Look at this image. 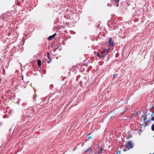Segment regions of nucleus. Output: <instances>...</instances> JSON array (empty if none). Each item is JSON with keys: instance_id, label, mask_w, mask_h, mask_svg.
Returning a JSON list of instances; mask_svg holds the SVG:
<instances>
[{"instance_id": "nucleus-1", "label": "nucleus", "mask_w": 154, "mask_h": 154, "mask_svg": "<svg viewBox=\"0 0 154 154\" xmlns=\"http://www.w3.org/2000/svg\"><path fill=\"white\" fill-rule=\"evenodd\" d=\"M150 116L149 117L150 118L152 117V114H151V113L148 114L147 113H146L142 115V117L143 118V121L145 123H146L148 122V121H147V119L149 118H148L147 117V116Z\"/></svg>"}, {"instance_id": "nucleus-2", "label": "nucleus", "mask_w": 154, "mask_h": 154, "mask_svg": "<svg viewBox=\"0 0 154 154\" xmlns=\"http://www.w3.org/2000/svg\"><path fill=\"white\" fill-rule=\"evenodd\" d=\"M109 51L108 49H104L103 50L101 51L102 57H104L106 56L109 53Z\"/></svg>"}, {"instance_id": "nucleus-3", "label": "nucleus", "mask_w": 154, "mask_h": 154, "mask_svg": "<svg viewBox=\"0 0 154 154\" xmlns=\"http://www.w3.org/2000/svg\"><path fill=\"white\" fill-rule=\"evenodd\" d=\"M125 147L126 148L128 149V150L130 149L133 148V143L132 142L129 141L126 144Z\"/></svg>"}, {"instance_id": "nucleus-4", "label": "nucleus", "mask_w": 154, "mask_h": 154, "mask_svg": "<svg viewBox=\"0 0 154 154\" xmlns=\"http://www.w3.org/2000/svg\"><path fill=\"white\" fill-rule=\"evenodd\" d=\"M112 38H110L109 39V45L110 46H113L114 45V43L112 41Z\"/></svg>"}, {"instance_id": "nucleus-5", "label": "nucleus", "mask_w": 154, "mask_h": 154, "mask_svg": "<svg viewBox=\"0 0 154 154\" xmlns=\"http://www.w3.org/2000/svg\"><path fill=\"white\" fill-rule=\"evenodd\" d=\"M98 152H97V154H102L103 153V149L101 148L100 146H99L98 147Z\"/></svg>"}, {"instance_id": "nucleus-6", "label": "nucleus", "mask_w": 154, "mask_h": 154, "mask_svg": "<svg viewBox=\"0 0 154 154\" xmlns=\"http://www.w3.org/2000/svg\"><path fill=\"white\" fill-rule=\"evenodd\" d=\"M92 152L91 147H89L88 149H86L85 152V153H88L89 154L91 153Z\"/></svg>"}, {"instance_id": "nucleus-7", "label": "nucleus", "mask_w": 154, "mask_h": 154, "mask_svg": "<svg viewBox=\"0 0 154 154\" xmlns=\"http://www.w3.org/2000/svg\"><path fill=\"white\" fill-rule=\"evenodd\" d=\"M47 55L48 58L49 59V60L48 61V63H50L51 61V58L50 57V54L49 52H47Z\"/></svg>"}, {"instance_id": "nucleus-8", "label": "nucleus", "mask_w": 154, "mask_h": 154, "mask_svg": "<svg viewBox=\"0 0 154 154\" xmlns=\"http://www.w3.org/2000/svg\"><path fill=\"white\" fill-rule=\"evenodd\" d=\"M56 35V33H55L53 35L49 36L48 38V40H51L53 39V38Z\"/></svg>"}, {"instance_id": "nucleus-9", "label": "nucleus", "mask_w": 154, "mask_h": 154, "mask_svg": "<svg viewBox=\"0 0 154 154\" xmlns=\"http://www.w3.org/2000/svg\"><path fill=\"white\" fill-rule=\"evenodd\" d=\"M119 0H112V2H114L116 4V6L118 7L119 6Z\"/></svg>"}, {"instance_id": "nucleus-10", "label": "nucleus", "mask_w": 154, "mask_h": 154, "mask_svg": "<svg viewBox=\"0 0 154 154\" xmlns=\"http://www.w3.org/2000/svg\"><path fill=\"white\" fill-rule=\"evenodd\" d=\"M41 61L40 60H38L37 61L38 65L39 66H40L41 65Z\"/></svg>"}, {"instance_id": "nucleus-11", "label": "nucleus", "mask_w": 154, "mask_h": 154, "mask_svg": "<svg viewBox=\"0 0 154 154\" xmlns=\"http://www.w3.org/2000/svg\"><path fill=\"white\" fill-rule=\"evenodd\" d=\"M91 133H90L88 135L87 137L89 139V140H90L92 139V137L91 136H89L91 134Z\"/></svg>"}, {"instance_id": "nucleus-12", "label": "nucleus", "mask_w": 154, "mask_h": 154, "mask_svg": "<svg viewBox=\"0 0 154 154\" xmlns=\"http://www.w3.org/2000/svg\"><path fill=\"white\" fill-rule=\"evenodd\" d=\"M118 76V74H116L113 75L112 79H115Z\"/></svg>"}, {"instance_id": "nucleus-13", "label": "nucleus", "mask_w": 154, "mask_h": 154, "mask_svg": "<svg viewBox=\"0 0 154 154\" xmlns=\"http://www.w3.org/2000/svg\"><path fill=\"white\" fill-rule=\"evenodd\" d=\"M97 56L99 57L100 58H102V57H101V54L100 55L99 53H97Z\"/></svg>"}, {"instance_id": "nucleus-14", "label": "nucleus", "mask_w": 154, "mask_h": 154, "mask_svg": "<svg viewBox=\"0 0 154 154\" xmlns=\"http://www.w3.org/2000/svg\"><path fill=\"white\" fill-rule=\"evenodd\" d=\"M151 129L153 131H154V124L152 125L151 127Z\"/></svg>"}, {"instance_id": "nucleus-15", "label": "nucleus", "mask_w": 154, "mask_h": 154, "mask_svg": "<svg viewBox=\"0 0 154 154\" xmlns=\"http://www.w3.org/2000/svg\"><path fill=\"white\" fill-rule=\"evenodd\" d=\"M121 153L120 151H119L117 152L116 154H120Z\"/></svg>"}, {"instance_id": "nucleus-16", "label": "nucleus", "mask_w": 154, "mask_h": 154, "mask_svg": "<svg viewBox=\"0 0 154 154\" xmlns=\"http://www.w3.org/2000/svg\"><path fill=\"white\" fill-rule=\"evenodd\" d=\"M151 120L152 121H154V116L153 117H152L151 118Z\"/></svg>"}, {"instance_id": "nucleus-17", "label": "nucleus", "mask_w": 154, "mask_h": 154, "mask_svg": "<svg viewBox=\"0 0 154 154\" xmlns=\"http://www.w3.org/2000/svg\"><path fill=\"white\" fill-rule=\"evenodd\" d=\"M123 151H126V149H123Z\"/></svg>"}, {"instance_id": "nucleus-18", "label": "nucleus", "mask_w": 154, "mask_h": 154, "mask_svg": "<svg viewBox=\"0 0 154 154\" xmlns=\"http://www.w3.org/2000/svg\"><path fill=\"white\" fill-rule=\"evenodd\" d=\"M154 108V106H152V109H153Z\"/></svg>"}, {"instance_id": "nucleus-19", "label": "nucleus", "mask_w": 154, "mask_h": 154, "mask_svg": "<svg viewBox=\"0 0 154 154\" xmlns=\"http://www.w3.org/2000/svg\"><path fill=\"white\" fill-rule=\"evenodd\" d=\"M108 6H109V3H108Z\"/></svg>"}, {"instance_id": "nucleus-20", "label": "nucleus", "mask_w": 154, "mask_h": 154, "mask_svg": "<svg viewBox=\"0 0 154 154\" xmlns=\"http://www.w3.org/2000/svg\"><path fill=\"white\" fill-rule=\"evenodd\" d=\"M99 27V25L97 26V27Z\"/></svg>"}, {"instance_id": "nucleus-21", "label": "nucleus", "mask_w": 154, "mask_h": 154, "mask_svg": "<svg viewBox=\"0 0 154 154\" xmlns=\"http://www.w3.org/2000/svg\"><path fill=\"white\" fill-rule=\"evenodd\" d=\"M149 154H151V153H150Z\"/></svg>"}]
</instances>
